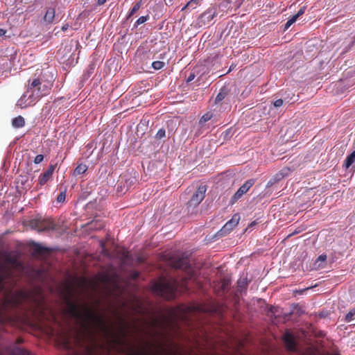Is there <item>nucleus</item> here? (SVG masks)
<instances>
[{"label": "nucleus", "mask_w": 355, "mask_h": 355, "mask_svg": "<svg viewBox=\"0 0 355 355\" xmlns=\"http://www.w3.org/2000/svg\"><path fill=\"white\" fill-rule=\"evenodd\" d=\"M68 313L75 318L80 324V329L76 331V340L78 345H83L85 340H89L90 346L86 347L87 355H92L93 351L98 347L96 341L97 334L105 337L112 347L117 352L123 355H175L176 352L173 344L167 345L164 342H146L139 346L131 343L128 339L129 324L123 319L121 322L125 327H121L119 332H115L108 324L104 315L93 311L87 306L83 311L80 306L73 302L67 304Z\"/></svg>", "instance_id": "1"}, {"label": "nucleus", "mask_w": 355, "mask_h": 355, "mask_svg": "<svg viewBox=\"0 0 355 355\" xmlns=\"http://www.w3.org/2000/svg\"><path fill=\"white\" fill-rule=\"evenodd\" d=\"M24 267L19 260V255L13 251L0 249V323L12 320L11 311L20 308L25 303H33L41 315L44 314L45 305L41 294L33 291L15 290L24 272Z\"/></svg>", "instance_id": "2"}, {"label": "nucleus", "mask_w": 355, "mask_h": 355, "mask_svg": "<svg viewBox=\"0 0 355 355\" xmlns=\"http://www.w3.org/2000/svg\"><path fill=\"white\" fill-rule=\"evenodd\" d=\"M53 85V81L46 80L42 74L30 78L26 91L17 101V105L25 108L35 105L40 98L50 94Z\"/></svg>", "instance_id": "3"}, {"label": "nucleus", "mask_w": 355, "mask_h": 355, "mask_svg": "<svg viewBox=\"0 0 355 355\" xmlns=\"http://www.w3.org/2000/svg\"><path fill=\"white\" fill-rule=\"evenodd\" d=\"M195 311H201L202 308L199 306H187L184 309H174L171 311L170 316L162 315L159 319L153 318L152 326L162 329V331L154 330L153 334L156 336L164 337L165 331L168 327L175 325L178 320L186 322L187 314Z\"/></svg>", "instance_id": "4"}, {"label": "nucleus", "mask_w": 355, "mask_h": 355, "mask_svg": "<svg viewBox=\"0 0 355 355\" xmlns=\"http://www.w3.org/2000/svg\"><path fill=\"white\" fill-rule=\"evenodd\" d=\"M177 288L178 282L173 278L162 277L152 285L153 292L168 300L175 297Z\"/></svg>", "instance_id": "5"}, {"label": "nucleus", "mask_w": 355, "mask_h": 355, "mask_svg": "<svg viewBox=\"0 0 355 355\" xmlns=\"http://www.w3.org/2000/svg\"><path fill=\"white\" fill-rule=\"evenodd\" d=\"M32 229L38 232L55 230L58 229L57 225L51 218H35L30 221Z\"/></svg>", "instance_id": "6"}, {"label": "nucleus", "mask_w": 355, "mask_h": 355, "mask_svg": "<svg viewBox=\"0 0 355 355\" xmlns=\"http://www.w3.org/2000/svg\"><path fill=\"white\" fill-rule=\"evenodd\" d=\"M207 187L205 185H200L197 191L193 194L191 198L188 202L190 207L198 206L205 198Z\"/></svg>", "instance_id": "7"}, {"label": "nucleus", "mask_w": 355, "mask_h": 355, "mask_svg": "<svg viewBox=\"0 0 355 355\" xmlns=\"http://www.w3.org/2000/svg\"><path fill=\"white\" fill-rule=\"evenodd\" d=\"M254 184V180L253 179L247 180L242 186L239 187L237 191L232 196V199L230 200V203L232 205L234 204L243 196V194L249 191V189L253 186Z\"/></svg>", "instance_id": "8"}, {"label": "nucleus", "mask_w": 355, "mask_h": 355, "mask_svg": "<svg viewBox=\"0 0 355 355\" xmlns=\"http://www.w3.org/2000/svg\"><path fill=\"white\" fill-rule=\"evenodd\" d=\"M55 166V164H51L45 172L40 174L38 182L41 187L44 186L52 178Z\"/></svg>", "instance_id": "9"}, {"label": "nucleus", "mask_w": 355, "mask_h": 355, "mask_svg": "<svg viewBox=\"0 0 355 355\" xmlns=\"http://www.w3.org/2000/svg\"><path fill=\"white\" fill-rule=\"evenodd\" d=\"M283 340L285 343L286 348L290 351L295 350V341L293 335L289 332L286 331L283 336Z\"/></svg>", "instance_id": "10"}, {"label": "nucleus", "mask_w": 355, "mask_h": 355, "mask_svg": "<svg viewBox=\"0 0 355 355\" xmlns=\"http://www.w3.org/2000/svg\"><path fill=\"white\" fill-rule=\"evenodd\" d=\"M173 267L179 269H187L189 266V260L187 257H178L172 262Z\"/></svg>", "instance_id": "11"}, {"label": "nucleus", "mask_w": 355, "mask_h": 355, "mask_svg": "<svg viewBox=\"0 0 355 355\" xmlns=\"http://www.w3.org/2000/svg\"><path fill=\"white\" fill-rule=\"evenodd\" d=\"M217 15L216 9L210 8L201 15V19L204 23H209Z\"/></svg>", "instance_id": "12"}, {"label": "nucleus", "mask_w": 355, "mask_h": 355, "mask_svg": "<svg viewBox=\"0 0 355 355\" xmlns=\"http://www.w3.org/2000/svg\"><path fill=\"white\" fill-rule=\"evenodd\" d=\"M248 283L247 277H241L237 282V292L240 294L245 292Z\"/></svg>", "instance_id": "13"}, {"label": "nucleus", "mask_w": 355, "mask_h": 355, "mask_svg": "<svg viewBox=\"0 0 355 355\" xmlns=\"http://www.w3.org/2000/svg\"><path fill=\"white\" fill-rule=\"evenodd\" d=\"M229 92H230V90L227 87H225V86L223 87L220 89L218 94H217V96L215 98V103L218 104V103H221L229 94Z\"/></svg>", "instance_id": "14"}, {"label": "nucleus", "mask_w": 355, "mask_h": 355, "mask_svg": "<svg viewBox=\"0 0 355 355\" xmlns=\"http://www.w3.org/2000/svg\"><path fill=\"white\" fill-rule=\"evenodd\" d=\"M55 11L53 8H49L43 17L44 21L47 24H52L55 19Z\"/></svg>", "instance_id": "15"}, {"label": "nucleus", "mask_w": 355, "mask_h": 355, "mask_svg": "<svg viewBox=\"0 0 355 355\" xmlns=\"http://www.w3.org/2000/svg\"><path fill=\"white\" fill-rule=\"evenodd\" d=\"M12 125L16 128H22L25 125V120L23 116H18L12 119Z\"/></svg>", "instance_id": "16"}, {"label": "nucleus", "mask_w": 355, "mask_h": 355, "mask_svg": "<svg viewBox=\"0 0 355 355\" xmlns=\"http://www.w3.org/2000/svg\"><path fill=\"white\" fill-rule=\"evenodd\" d=\"M289 171L288 168H284V169H282L279 173L276 174V175L273 178V180H270L268 182V185H272V184H274L277 181H279V180L283 178L286 175H287V173L286 171Z\"/></svg>", "instance_id": "17"}, {"label": "nucleus", "mask_w": 355, "mask_h": 355, "mask_svg": "<svg viewBox=\"0 0 355 355\" xmlns=\"http://www.w3.org/2000/svg\"><path fill=\"white\" fill-rule=\"evenodd\" d=\"M236 226L233 225V224L230 223V221H227L224 226L221 228L220 230V234L222 236L226 235L228 234L231 230H232Z\"/></svg>", "instance_id": "18"}, {"label": "nucleus", "mask_w": 355, "mask_h": 355, "mask_svg": "<svg viewBox=\"0 0 355 355\" xmlns=\"http://www.w3.org/2000/svg\"><path fill=\"white\" fill-rule=\"evenodd\" d=\"M87 169H88V167L86 164H79L75 168V170L73 171V175L76 176V175L84 174L87 171Z\"/></svg>", "instance_id": "19"}, {"label": "nucleus", "mask_w": 355, "mask_h": 355, "mask_svg": "<svg viewBox=\"0 0 355 355\" xmlns=\"http://www.w3.org/2000/svg\"><path fill=\"white\" fill-rule=\"evenodd\" d=\"M354 163H355V150L346 157L343 166L348 168Z\"/></svg>", "instance_id": "20"}, {"label": "nucleus", "mask_w": 355, "mask_h": 355, "mask_svg": "<svg viewBox=\"0 0 355 355\" xmlns=\"http://www.w3.org/2000/svg\"><path fill=\"white\" fill-rule=\"evenodd\" d=\"M141 6V0L136 2L134 4L133 7L130 10L128 17H127V19H129L133 15H135L140 9Z\"/></svg>", "instance_id": "21"}, {"label": "nucleus", "mask_w": 355, "mask_h": 355, "mask_svg": "<svg viewBox=\"0 0 355 355\" xmlns=\"http://www.w3.org/2000/svg\"><path fill=\"white\" fill-rule=\"evenodd\" d=\"M213 113L211 112H207L205 114H203L199 120V124L200 125H203L206 122L211 120L213 117Z\"/></svg>", "instance_id": "22"}, {"label": "nucleus", "mask_w": 355, "mask_h": 355, "mask_svg": "<svg viewBox=\"0 0 355 355\" xmlns=\"http://www.w3.org/2000/svg\"><path fill=\"white\" fill-rule=\"evenodd\" d=\"M202 0H191L187 5L182 8V10L186 9H194L196 8Z\"/></svg>", "instance_id": "23"}, {"label": "nucleus", "mask_w": 355, "mask_h": 355, "mask_svg": "<svg viewBox=\"0 0 355 355\" xmlns=\"http://www.w3.org/2000/svg\"><path fill=\"white\" fill-rule=\"evenodd\" d=\"M33 250L35 253L41 254L44 252H47V248L40 245L38 243H34L33 245Z\"/></svg>", "instance_id": "24"}, {"label": "nucleus", "mask_w": 355, "mask_h": 355, "mask_svg": "<svg viewBox=\"0 0 355 355\" xmlns=\"http://www.w3.org/2000/svg\"><path fill=\"white\" fill-rule=\"evenodd\" d=\"M355 315V309H350L349 311L347 313L345 318V320L347 322H350L354 320V316Z\"/></svg>", "instance_id": "25"}, {"label": "nucleus", "mask_w": 355, "mask_h": 355, "mask_svg": "<svg viewBox=\"0 0 355 355\" xmlns=\"http://www.w3.org/2000/svg\"><path fill=\"white\" fill-rule=\"evenodd\" d=\"M165 66V63L162 61H154L152 63V67L155 70L162 69Z\"/></svg>", "instance_id": "26"}, {"label": "nucleus", "mask_w": 355, "mask_h": 355, "mask_svg": "<svg viewBox=\"0 0 355 355\" xmlns=\"http://www.w3.org/2000/svg\"><path fill=\"white\" fill-rule=\"evenodd\" d=\"M149 19V16H141L135 22V26L137 27L139 25L145 23Z\"/></svg>", "instance_id": "27"}, {"label": "nucleus", "mask_w": 355, "mask_h": 355, "mask_svg": "<svg viewBox=\"0 0 355 355\" xmlns=\"http://www.w3.org/2000/svg\"><path fill=\"white\" fill-rule=\"evenodd\" d=\"M240 216L239 214H234L232 218L229 220L230 223L233 224V225L236 226L239 222Z\"/></svg>", "instance_id": "28"}, {"label": "nucleus", "mask_w": 355, "mask_h": 355, "mask_svg": "<svg viewBox=\"0 0 355 355\" xmlns=\"http://www.w3.org/2000/svg\"><path fill=\"white\" fill-rule=\"evenodd\" d=\"M65 198H66V190L60 192V193L58 196L56 200L58 202L60 203V202H64Z\"/></svg>", "instance_id": "29"}, {"label": "nucleus", "mask_w": 355, "mask_h": 355, "mask_svg": "<svg viewBox=\"0 0 355 355\" xmlns=\"http://www.w3.org/2000/svg\"><path fill=\"white\" fill-rule=\"evenodd\" d=\"M165 135H166L165 130H164V129H163V128H161V129H159V130L157 131V134H156L155 137H156V139H162V138L164 137H165Z\"/></svg>", "instance_id": "30"}, {"label": "nucleus", "mask_w": 355, "mask_h": 355, "mask_svg": "<svg viewBox=\"0 0 355 355\" xmlns=\"http://www.w3.org/2000/svg\"><path fill=\"white\" fill-rule=\"evenodd\" d=\"M327 260V255L326 254H321L320 255L318 259H316L315 261V265H316L319 262H321V263H324Z\"/></svg>", "instance_id": "31"}, {"label": "nucleus", "mask_w": 355, "mask_h": 355, "mask_svg": "<svg viewBox=\"0 0 355 355\" xmlns=\"http://www.w3.org/2000/svg\"><path fill=\"white\" fill-rule=\"evenodd\" d=\"M44 155L40 154V155H37L35 159H34V163L35 164H40L43 160H44Z\"/></svg>", "instance_id": "32"}, {"label": "nucleus", "mask_w": 355, "mask_h": 355, "mask_svg": "<svg viewBox=\"0 0 355 355\" xmlns=\"http://www.w3.org/2000/svg\"><path fill=\"white\" fill-rule=\"evenodd\" d=\"M306 6H302L300 10H298V12H297L296 16H297L298 17H300V16H302L306 11Z\"/></svg>", "instance_id": "33"}, {"label": "nucleus", "mask_w": 355, "mask_h": 355, "mask_svg": "<svg viewBox=\"0 0 355 355\" xmlns=\"http://www.w3.org/2000/svg\"><path fill=\"white\" fill-rule=\"evenodd\" d=\"M282 105H283V100H282V99H281V98L276 100V101H274V103H273V105H274L275 107H281Z\"/></svg>", "instance_id": "34"}, {"label": "nucleus", "mask_w": 355, "mask_h": 355, "mask_svg": "<svg viewBox=\"0 0 355 355\" xmlns=\"http://www.w3.org/2000/svg\"><path fill=\"white\" fill-rule=\"evenodd\" d=\"M299 17L297 16H296V15L292 16L288 21H289V24H291V25L293 24H294L297 19H298Z\"/></svg>", "instance_id": "35"}, {"label": "nucleus", "mask_w": 355, "mask_h": 355, "mask_svg": "<svg viewBox=\"0 0 355 355\" xmlns=\"http://www.w3.org/2000/svg\"><path fill=\"white\" fill-rule=\"evenodd\" d=\"M195 78V74L193 73H191L187 78V82H191Z\"/></svg>", "instance_id": "36"}, {"label": "nucleus", "mask_w": 355, "mask_h": 355, "mask_svg": "<svg viewBox=\"0 0 355 355\" xmlns=\"http://www.w3.org/2000/svg\"><path fill=\"white\" fill-rule=\"evenodd\" d=\"M69 27V24H66L62 26L61 29L62 31L65 32L67 30H68Z\"/></svg>", "instance_id": "37"}, {"label": "nucleus", "mask_w": 355, "mask_h": 355, "mask_svg": "<svg viewBox=\"0 0 355 355\" xmlns=\"http://www.w3.org/2000/svg\"><path fill=\"white\" fill-rule=\"evenodd\" d=\"M106 1L107 0H98L97 4H98V6H102L106 2Z\"/></svg>", "instance_id": "38"}, {"label": "nucleus", "mask_w": 355, "mask_h": 355, "mask_svg": "<svg viewBox=\"0 0 355 355\" xmlns=\"http://www.w3.org/2000/svg\"><path fill=\"white\" fill-rule=\"evenodd\" d=\"M6 33V31L3 28H0V37L3 36Z\"/></svg>", "instance_id": "39"}, {"label": "nucleus", "mask_w": 355, "mask_h": 355, "mask_svg": "<svg viewBox=\"0 0 355 355\" xmlns=\"http://www.w3.org/2000/svg\"><path fill=\"white\" fill-rule=\"evenodd\" d=\"M291 26V24H289V21H287V22L285 24V26H284V31L287 30Z\"/></svg>", "instance_id": "40"}, {"label": "nucleus", "mask_w": 355, "mask_h": 355, "mask_svg": "<svg viewBox=\"0 0 355 355\" xmlns=\"http://www.w3.org/2000/svg\"><path fill=\"white\" fill-rule=\"evenodd\" d=\"M309 288H305V289H304V290H301V291H299V293H300V294H302V293H304V291L308 290Z\"/></svg>", "instance_id": "41"}, {"label": "nucleus", "mask_w": 355, "mask_h": 355, "mask_svg": "<svg viewBox=\"0 0 355 355\" xmlns=\"http://www.w3.org/2000/svg\"><path fill=\"white\" fill-rule=\"evenodd\" d=\"M189 279H195L194 275H193V274H191V275H190Z\"/></svg>", "instance_id": "42"}, {"label": "nucleus", "mask_w": 355, "mask_h": 355, "mask_svg": "<svg viewBox=\"0 0 355 355\" xmlns=\"http://www.w3.org/2000/svg\"><path fill=\"white\" fill-rule=\"evenodd\" d=\"M227 286V284H226L225 282H224V283L223 284V286H223V289H225V286Z\"/></svg>", "instance_id": "43"}, {"label": "nucleus", "mask_w": 355, "mask_h": 355, "mask_svg": "<svg viewBox=\"0 0 355 355\" xmlns=\"http://www.w3.org/2000/svg\"><path fill=\"white\" fill-rule=\"evenodd\" d=\"M316 267L318 268H324V266H321L320 263H318V265Z\"/></svg>", "instance_id": "44"}]
</instances>
